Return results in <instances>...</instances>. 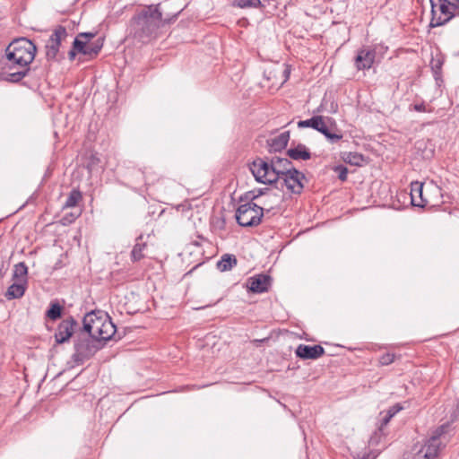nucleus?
I'll return each instance as SVG.
<instances>
[{
	"label": "nucleus",
	"mask_w": 459,
	"mask_h": 459,
	"mask_svg": "<svg viewBox=\"0 0 459 459\" xmlns=\"http://www.w3.org/2000/svg\"><path fill=\"white\" fill-rule=\"evenodd\" d=\"M37 48L26 39H13L5 48L3 56L4 69H6V80L12 82L22 81L29 73V65L35 58Z\"/></svg>",
	"instance_id": "obj_1"
},
{
	"label": "nucleus",
	"mask_w": 459,
	"mask_h": 459,
	"mask_svg": "<svg viewBox=\"0 0 459 459\" xmlns=\"http://www.w3.org/2000/svg\"><path fill=\"white\" fill-rule=\"evenodd\" d=\"M295 353L302 359H316L325 354V349L321 345L299 344Z\"/></svg>",
	"instance_id": "obj_17"
},
{
	"label": "nucleus",
	"mask_w": 459,
	"mask_h": 459,
	"mask_svg": "<svg viewBox=\"0 0 459 459\" xmlns=\"http://www.w3.org/2000/svg\"><path fill=\"white\" fill-rule=\"evenodd\" d=\"M376 57L375 49L363 48L358 51L355 58V65L359 70L369 69L374 64Z\"/></svg>",
	"instance_id": "obj_16"
},
{
	"label": "nucleus",
	"mask_w": 459,
	"mask_h": 459,
	"mask_svg": "<svg viewBox=\"0 0 459 459\" xmlns=\"http://www.w3.org/2000/svg\"><path fill=\"white\" fill-rule=\"evenodd\" d=\"M394 357L393 353H385L379 358V363L383 366L390 365L394 361Z\"/></svg>",
	"instance_id": "obj_30"
},
{
	"label": "nucleus",
	"mask_w": 459,
	"mask_h": 459,
	"mask_svg": "<svg viewBox=\"0 0 459 459\" xmlns=\"http://www.w3.org/2000/svg\"><path fill=\"white\" fill-rule=\"evenodd\" d=\"M265 208L255 204L247 202L240 204L236 211L237 222L242 227H254L261 223Z\"/></svg>",
	"instance_id": "obj_5"
},
{
	"label": "nucleus",
	"mask_w": 459,
	"mask_h": 459,
	"mask_svg": "<svg viewBox=\"0 0 459 459\" xmlns=\"http://www.w3.org/2000/svg\"><path fill=\"white\" fill-rule=\"evenodd\" d=\"M446 426L442 425L438 427L427 440L424 446L420 451L424 453L423 457L427 459H435L437 456L439 448L442 445V436L445 434Z\"/></svg>",
	"instance_id": "obj_12"
},
{
	"label": "nucleus",
	"mask_w": 459,
	"mask_h": 459,
	"mask_svg": "<svg viewBox=\"0 0 459 459\" xmlns=\"http://www.w3.org/2000/svg\"><path fill=\"white\" fill-rule=\"evenodd\" d=\"M83 330L91 337L102 342L110 340L116 333V326L110 317L100 311H91L83 317Z\"/></svg>",
	"instance_id": "obj_3"
},
{
	"label": "nucleus",
	"mask_w": 459,
	"mask_h": 459,
	"mask_svg": "<svg viewBox=\"0 0 459 459\" xmlns=\"http://www.w3.org/2000/svg\"><path fill=\"white\" fill-rule=\"evenodd\" d=\"M272 278L264 273L256 274L247 279V287L254 293H264L269 290Z\"/></svg>",
	"instance_id": "obj_15"
},
{
	"label": "nucleus",
	"mask_w": 459,
	"mask_h": 459,
	"mask_svg": "<svg viewBox=\"0 0 459 459\" xmlns=\"http://www.w3.org/2000/svg\"><path fill=\"white\" fill-rule=\"evenodd\" d=\"M82 193L77 189H73L68 197L66 198V201L64 204L65 208H73L75 207L78 203L82 200Z\"/></svg>",
	"instance_id": "obj_26"
},
{
	"label": "nucleus",
	"mask_w": 459,
	"mask_h": 459,
	"mask_svg": "<svg viewBox=\"0 0 459 459\" xmlns=\"http://www.w3.org/2000/svg\"><path fill=\"white\" fill-rule=\"evenodd\" d=\"M238 260L234 255L224 254L217 263V268L221 272L231 270L237 265Z\"/></svg>",
	"instance_id": "obj_23"
},
{
	"label": "nucleus",
	"mask_w": 459,
	"mask_h": 459,
	"mask_svg": "<svg viewBox=\"0 0 459 459\" xmlns=\"http://www.w3.org/2000/svg\"><path fill=\"white\" fill-rule=\"evenodd\" d=\"M76 326L77 322L73 317L64 319L60 322L55 333L56 342L64 343L67 342L73 335Z\"/></svg>",
	"instance_id": "obj_14"
},
{
	"label": "nucleus",
	"mask_w": 459,
	"mask_h": 459,
	"mask_svg": "<svg viewBox=\"0 0 459 459\" xmlns=\"http://www.w3.org/2000/svg\"><path fill=\"white\" fill-rule=\"evenodd\" d=\"M413 109L415 111H418V112H425V111H427L426 106H425L424 103L414 104L413 105Z\"/></svg>",
	"instance_id": "obj_35"
},
{
	"label": "nucleus",
	"mask_w": 459,
	"mask_h": 459,
	"mask_svg": "<svg viewBox=\"0 0 459 459\" xmlns=\"http://www.w3.org/2000/svg\"><path fill=\"white\" fill-rule=\"evenodd\" d=\"M95 33L82 32L74 39V48L78 53L86 56L88 58L95 57L103 47V40L98 39L94 42L91 39L95 37Z\"/></svg>",
	"instance_id": "obj_6"
},
{
	"label": "nucleus",
	"mask_w": 459,
	"mask_h": 459,
	"mask_svg": "<svg viewBox=\"0 0 459 459\" xmlns=\"http://www.w3.org/2000/svg\"><path fill=\"white\" fill-rule=\"evenodd\" d=\"M261 196L266 197H273L274 200L271 203L266 201H261V204L264 205L263 207L265 210L273 209L274 206L279 205L282 200L283 195L277 188H256L251 191H248L245 194L243 197L240 198L241 201L246 200L247 202H254V200L258 199Z\"/></svg>",
	"instance_id": "obj_9"
},
{
	"label": "nucleus",
	"mask_w": 459,
	"mask_h": 459,
	"mask_svg": "<svg viewBox=\"0 0 459 459\" xmlns=\"http://www.w3.org/2000/svg\"><path fill=\"white\" fill-rule=\"evenodd\" d=\"M62 309L63 307L58 302H51L46 315L49 319L56 320L61 316Z\"/></svg>",
	"instance_id": "obj_28"
},
{
	"label": "nucleus",
	"mask_w": 459,
	"mask_h": 459,
	"mask_svg": "<svg viewBox=\"0 0 459 459\" xmlns=\"http://www.w3.org/2000/svg\"><path fill=\"white\" fill-rule=\"evenodd\" d=\"M411 204L418 207H425L429 201L423 197V183L414 181L411 183Z\"/></svg>",
	"instance_id": "obj_19"
},
{
	"label": "nucleus",
	"mask_w": 459,
	"mask_h": 459,
	"mask_svg": "<svg viewBox=\"0 0 459 459\" xmlns=\"http://www.w3.org/2000/svg\"><path fill=\"white\" fill-rule=\"evenodd\" d=\"M424 459H427V458H424Z\"/></svg>",
	"instance_id": "obj_38"
},
{
	"label": "nucleus",
	"mask_w": 459,
	"mask_h": 459,
	"mask_svg": "<svg viewBox=\"0 0 459 459\" xmlns=\"http://www.w3.org/2000/svg\"><path fill=\"white\" fill-rule=\"evenodd\" d=\"M280 180H282L283 186H286L289 192L292 194H300L304 188L305 175L293 168L290 172L282 176Z\"/></svg>",
	"instance_id": "obj_13"
},
{
	"label": "nucleus",
	"mask_w": 459,
	"mask_h": 459,
	"mask_svg": "<svg viewBox=\"0 0 459 459\" xmlns=\"http://www.w3.org/2000/svg\"><path fill=\"white\" fill-rule=\"evenodd\" d=\"M449 6L450 9H452L453 12H455V13L459 16V0H444Z\"/></svg>",
	"instance_id": "obj_33"
},
{
	"label": "nucleus",
	"mask_w": 459,
	"mask_h": 459,
	"mask_svg": "<svg viewBox=\"0 0 459 459\" xmlns=\"http://www.w3.org/2000/svg\"><path fill=\"white\" fill-rule=\"evenodd\" d=\"M273 200H274V198H273V197H266V196H264V200H263V201H266V202H269V203H271V204H272V202H273Z\"/></svg>",
	"instance_id": "obj_37"
},
{
	"label": "nucleus",
	"mask_w": 459,
	"mask_h": 459,
	"mask_svg": "<svg viewBox=\"0 0 459 459\" xmlns=\"http://www.w3.org/2000/svg\"><path fill=\"white\" fill-rule=\"evenodd\" d=\"M342 158L344 160V162L358 167L362 166L365 160L364 156L362 154L352 152H343Z\"/></svg>",
	"instance_id": "obj_25"
},
{
	"label": "nucleus",
	"mask_w": 459,
	"mask_h": 459,
	"mask_svg": "<svg viewBox=\"0 0 459 459\" xmlns=\"http://www.w3.org/2000/svg\"><path fill=\"white\" fill-rule=\"evenodd\" d=\"M67 36V30L64 26L59 25L54 30L46 45V56L48 60L56 58L61 43Z\"/></svg>",
	"instance_id": "obj_11"
},
{
	"label": "nucleus",
	"mask_w": 459,
	"mask_h": 459,
	"mask_svg": "<svg viewBox=\"0 0 459 459\" xmlns=\"http://www.w3.org/2000/svg\"><path fill=\"white\" fill-rule=\"evenodd\" d=\"M432 18L431 27L442 26L448 22L453 17L458 16L455 12L450 9V6L444 0H430Z\"/></svg>",
	"instance_id": "obj_10"
},
{
	"label": "nucleus",
	"mask_w": 459,
	"mask_h": 459,
	"mask_svg": "<svg viewBox=\"0 0 459 459\" xmlns=\"http://www.w3.org/2000/svg\"><path fill=\"white\" fill-rule=\"evenodd\" d=\"M105 342H102L91 335L79 337L74 343V353L73 359L77 364H82L85 360L91 359L99 350H100Z\"/></svg>",
	"instance_id": "obj_4"
},
{
	"label": "nucleus",
	"mask_w": 459,
	"mask_h": 459,
	"mask_svg": "<svg viewBox=\"0 0 459 459\" xmlns=\"http://www.w3.org/2000/svg\"><path fill=\"white\" fill-rule=\"evenodd\" d=\"M332 122L330 117L323 116H314L309 119L301 120L298 123L299 127H311L322 133L327 140L332 143H337L342 139V135L336 133H332L329 128V124Z\"/></svg>",
	"instance_id": "obj_7"
},
{
	"label": "nucleus",
	"mask_w": 459,
	"mask_h": 459,
	"mask_svg": "<svg viewBox=\"0 0 459 459\" xmlns=\"http://www.w3.org/2000/svg\"><path fill=\"white\" fill-rule=\"evenodd\" d=\"M27 273H28V267L23 262H21L14 265V268H13V278L14 279H17L18 281L27 280L26 279Z\"/></svg>",
	"instance_id": "obj_29"
},
{
	"label": "nucleus",
	"mask_w": 459,
	"mask_h": 459,
	"mask_svg": "<svg viewBox=\"0 0 459 459\" xmlns=\"http://www.w3.org/2000/svg\"><path fill=\"white\" fill-rule=\"evenodd\" d=\"M380 415L382 416V419L379 426V430H383V429L389 423L393 417L388 412L383 411L380 412Z\"/></svg>",
	"instance_id": "obj_32"
},
{
	"label": "nucleus",
	"mask_w": 459,
	"mask_h": 459,
	"mask_svg": "<svg viewBox=\"0 0 459 459\" xmlns=\"http://www.w3.org/2000/svg\"><path fill=\"white\" fill-rule=\"evenodd\" d=\"M77 50L74 48V42L73 43V48L68 52L69 59L74 60L76 56Z\"/></svg>",
	"instance_id": "obj_36"
},
{
	"label": "nucleus",
	"mask_w": 459,
	"mask_h": 459,
	"mask_svg": "<svg viewBox=\"0 0 459 459\" xmlns=\"http://www.w3.org/2000/svg\"><path fill=\"white\" fill-rule=\"evenodd\" d=\"M250 171L259 183L265 185L277 183L271 160L268 161L262 158L255 159L250 164Z\"/></svg>",
	"instance_id": "obj_8"
},
{
	"label": "nucleus",
	"mask_w": 459,
	"mask_h": 459,
	"mask_svg": "<svg viewBox=\"0 0 459 459\" xmlns=\"http://www.w3.org/2000/svg\"><path fill=\"white\" fill-rule=\"evenodd\" d=\"M143 235H140L136 238V243L133 247V249L131 251V260L133 262L140 261L142 258L144 257L143 251L145 250L147 244L145 242H143Z\"/></svg>",
	"instance_id": "obj_24"
},
{
	"label": "nucleus",
	"mask_w": 459,
	"mask_h": 459,
	"mask_svg": "<svg viewBox=\"0 0 459 459\" xmlns=\"http://www.w3.org/2000/svg\"><path fill=\"white\" fill-rule=\"evenodd\" d=\"M402 409H403V407L399 403H396V404L393 405L392 407H390L385 412H388L392 417H394Z\"/></svg>",
	"instance_id": "obj_34"
},
{
	"label": "nucleus",
	"mask_w": 459,
	"mask_h": 459,
	"mask_svg": "<svg viewBox=\"0 0 459 459\" xmlns=\"http://www.w3.org/2000/svg\"><path fill=\"white\" fill-rule=\"evenodd\" d=\"M287 154L290 159L295 160H307L311 158V153L302 143H299L296 147L289 149Z\"/></svg>",
	"instance_id": "obj_22"
},
{
	"label": "nucleus",
	"mask_w": 459,
	"mask_h": 459,
	"mask_svg": "<svg viewBox=\"0 0 459 459\" xmlns=\"http://www.w3.org/2000/svg\"><path fill=\"white\" fill-rule=\"evenodd\" d=\"M290 140V133L283 132L268 141L269 152H277L284 150Z\"/></svg>",
	"instance_id": "obj_20"
},
{
	"label": "nucleus",
	"mask_w": 459,
	"mask_h": 459,
	"mask_svg": "<svg viewBox=\"0 0 459 459\" xmlns=\"http://www.w3.org/2000/svg\"><path fill=\"white\" fill-rule=\"evenodd\" d=\"M334 171L338 173V178L342 181H345L347 179L348 169L342 165L336 166L334 168Z\"/></svg>",
	"instance_id": "obj_31"
},
{
	"label": "nucleus",
	"mask_w": 459,
	"mask_h": 459,
	"mask_svg": "<svg viewBox=\"0 0 459 459\" xmlns=\"http://www.w3.org/2000/svg\"><path fill=\"white\" fill-rule=\"evenodd\" d=\"M232 5L241 9L260 8L264 6L260 0H234Z\"/></svg>",
	"instance_id": "obj_27"
},
{
	"label": "nucleus",
	"mask_w": 459,
	"mask_h": 459,
	"mask_svg": "<svg viewBox=\"0 0 459 459\" xmlns=\"http://www.w3.org/2000/svg\"><path fill=\"white\" fill-rule=\"evenodd\" d=\"M27 280L18 281V282L13 283L7 289L5 297L7 299H13L22 298L26 290Z\"/></svg>",
	"instance_id": "obj_21"
},
{
	"label": "nucleus",
	"mask_w": 459,
	"mask_h": 459,
	"mask_svg": "<svg viewBox=\"0 0 459 459\" xmlns=\"http://www.w3.org/2000/svg\"><path fill=\"white\" fill-rule=\"evenodd\" d=\"M271 163L275 174V178L277 182L280 180V178L290 172L294 167L291 163V161L287 158H281V157H272L271 158Z\"/></svg>",
	"instance_id": "obj_18"
},
{
	"label": "nucleus",
	"mask_w": 459,
	"mask_h": 459,
	"mask_svg": "<svg viewBox=\"0 0 459 459\" xmlns=\"http://www.w3.org/2000/svg\"><path fill=\"white\" fill-rule=\"evenodd\" d=\"M160 4H150L136 12L129 23L130 35L143 44L156 39L162 26Z\"/></svg>",
	"instance_id": "obj_2"
}]
</instances>
